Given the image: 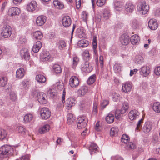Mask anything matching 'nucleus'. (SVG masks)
Instances as JSON below:
<instances>
[{
    "label": "nucleus",
    "mask_w": 160,
    "mask_h": 160,
    "mask_svg": "<svg viewBox=\"0 0 160 160\" xmlns=\"http://www.w3.org/2000/svg\"><path fill=\"white\" fill-rule=\"evenodd\" d=\"M138 10L142 14H145L148 12L149 7L145 1H143L140 3L137 6Z\"/></svg>",
    "instance_id": "1"
},
{
    "label": "nucleus",
    "mask_w": 160,
    "mask_h": 160,
    "mask_svg": "<svg viewBox=\"0 0 160 160\" xmlns=\"http://www.w3.org/2000/svg\"><path fill=\"white\" fill-rule=\"evenodd\" d=\"M12 33V28L8 25H5L3 27L1 34L4 38L9 37Z\"/></svg>",
    "instance_id": "2"
},
{
    "label": "nucleus",
    "mask_w": 160,
    "mask_h": 160,
    "mask_svg": "<svg viewBox=\"0 0 160 160\" xmlns=\"http://www.w3.org/2000/svg\"><path fill=\"white\" fill-rule=\"evenodd\" d=\"M88 122V120L85 117L82 116L78 118L77 120V126L79 129L85 127Z\"/></svg>",
    "instance_id": "3"
},
{
    "label": "nucleus",
    "mask_w": 160,
    "mask_h": 160,
    "mask_svg": "<svg viewBox=\"0 0 160 160\" xmlns=\"http://www.w3.org/2000/svg\"><path fill=\"white\" fill-rule=\"evenodd\" d=\"M10 148L8 145H4L0 148V158H3L7 157Z\"/></svg>",
    "instance_id": "4"
},
{
    "label": "nucleus",
    "mask_w": 160,
    "mask_h": 160,
    "mask_svg": "<svg viewBox=\"0 0 160 160\" xmlns=\"http://www.w3.org/2000/svg\"><path fill=\"white\" fill-rule=\"evenodd\" d=\"M40 114L42 119H47L50 116L51 113L48 108L44 107L40 109Z\"/></svg>",
    "instance_id": "5"
},
{
    "label": "nucleus",
    "mask_w": 160,
    "mask_h": 160,
    "mask_svg": "<svg viewBox=\"0 0 160 160\" xmlns=\"http://www.w3.org/2000/svg\"><path fill=\"white\" fill-rule=\"evenodd\" d=\"M37 97L38 102L41 104H45L47 102V96L43 92L38 93Z\"/></svg>",
    "instance_id": "6"
},
{
    "label": "nucleus",
    "mask_w": 160,
    "mask_h": 160,
    "mask_svg": "<svg viewBox=\"0 0 160 160\" xmlns=\"http://www.w3.org/2000/svg\"><path fill=\"white\" fill-rule=\"evenodd\" d=\"M20 9L18 7H12L9 8L8 12V14L10 16H13L19 15L20 13Z\"/></svg>",
    "instance_id": "7"
},
{
    "label": "nucleus",
    "mask_w": 160,
    "mask_h": 160,
    "mask_svg": "<svg viewBox=\"0 0 160 160\" xmlns=\"http://www.w3.org/2000/svg\"><path fill=\"white\" fill-rule=\"evenodd\" d=\"M69 84L72 88H75L78 86L79 83V81L77 77L72 76L69 80Z\"/></svg>",
    "instance_id": "8"
},
{
    "label": "nucleus",
    "mask_w": 160,
    "mask_h": 160,
    "mask_svg": "<svg viewBox=\"0 0 160 160\" xmlns=\"http://www.w3.org/2000/svg\"><path fill=\"white\" fill-rule=\"evenodd\" d=\"M158 25L157 20L154 19H150L148 22V27L152 30H156L158 27Z\"/></svg>",
    "instance_id": "9"
},
{
    "label": "nucleus",
    "mask_w": 160,
    "mask_h": 160,
    "mask_svg": "<svg viewBox=\"0 0 160 160\" xmlns=\"http://www.w3.org/2000/svg\"><path fill=\"white\" fill-rule=\"evenodd\" d=\"M37 7L36 2L35 1H32L27 5V9L29 12H32L36 10Z\"/></svg>",
    "instance_id": "10"
},
{
    "label": "nucleus",
    "mask_w": 160,
    "mask_h": 160,
    "mask_svg": "<svg viewBox=\"0 0 160 160\" xmlns=\"http://www.w3.org/2000/svg\"><path fill=\"white\" fill-rule=\"evenodd\" d=\"M150 70L149 67L143 66L140 69V73L143 77H146L150 73Z\"/></svg>",
    "instance_id": "11"
},
{
    "label": "nucleus",
    "mask_w": 160,
    "mask_h": 160,
    "mask_svg": "<svg viewBox=\"0 0 160 160\" xmlns=\"http://www.w3.org/2000/svg\"><path fill=\"white\" fill-rule=\"evenodd\" d=\"M20 54L22 57L25 60H29L30 58V55L28 50L27 48L22 49L20 52Z\"/></svg>",
    "instance_id": "12"
},
{
    "label": "nucleus",
    "mask_w": 160,
    "mask_h": 160,
    "mask_svg": "<svg viewBox=\"0 0 160 160\" xmlns=\"http://www.w3.org/2000/svg\"><path fill=\"white\" fill-rule=\"evenodd\" d=\"M88 87L86 86H82L77 91V94L78 96H83L88 92Z\"/></svg>",
    "instance_id": "13"
},
{
    "label": "nucleus",
    "mask_w": 160,
    "mask_h": 160,
    "mask_svg": "<svg viewBox=\"0 0 160 160\" xmlns=\"http://www.w3.org/2000/svg\"><path fill=\"white\" fill-rule=\"evenodd\" d=\"M135 9L134 6L131 3H127L125 6V11L127 13L132 12Z\"/></svg>",
    "instance_id": "14"
},
{
    "label": "nucleus",
    "mask_w": 160,
    "mask_h": 160,
    "mask_svg": "<svg viewBox=\"0 0 160 160\" xmlns=\"http://www.w3.org/2000/svg\"><path fill=\"white\" fill-rule=\"evenodd\" d=\"M139 115V112L136 110H132L128 114V117L131 120H133L136 119Z\"/></svg>",
    "instance_id": "15"
},
{
    "label": "nucleus",
    "mask_w": 160,
    "mask_h": 160,
    "mask_svg": "<svg viewBox=\"0 0 160 160\" xmlns=\"http://www.w3.org/2000/svg\"><path fill=\"white\" fill-rule=\"evenodd\" d=\"M46 21V17L41 15L37 18L36 20V23L38 26H41L44 24Z\"/></svg>",
    "instance_id": "16"
},
{
    "label": "nucleus",
    "mask_w": 160,
    "mask_h": 160,
    "mask_svg": "<svg viewBox=\"0 0 160 160\" xmlns=\"http://www.w3.org/2000/svg\"><path fill=\"white\" fill-rule=\"evenodd\" d=\"M152 124L149 121L145 123L142 128V131L146 133L149 132L152 129Z\"/></svg>",
    "instance_id": "17"
},
{
    "label": "nucleus",
    "mask_w": 160,
    "mask_h": 160,
    "mask_svg": "<svg viewBox=\"0 0 160 160\" xmlns=\"http://www.w3.org/2000/svg\"><path fill=\"white\" fill-rule=\"evenodd\" d=\"M62 23L63 26L66 27H69L71 23V20L69 16L64 17L62 20Z\"/></svg>",
    "instance_id": "18"
},
{
    "label": "nucleus",
    "mask_w": 160,
    "mask_h": 160,
    "mask_svg": "<svg viewBox=\"0 0 160 160\" xmlns=\"http://www.w3.org/2000/svg\"><path fill=\"white\" fill-rule=\"evenodd\" d=\"M120 41L122 45H127L129 43V37L127 35L123 34L121 36Z\"/></svg>",
    "instance_id": "19"
},
{
    "label": "nucleus",
    "mask_w": 160,
    "mask_h": 160,
    "mask_svg": "<svg viewBox=\"0 0 160 160\" xmlns=\"http://www.w3.org/2000/svg\"><path fill=\"white\" fill-rule=\"evenodd\" d=\"M66 104L67 109H69L75 105V100L72 98H69L67 99Z\"/></svg>",
    "instance_id": "20"
},
{
    "label": "nucleus",
    "mask_w": 160,
    "mask_h": 160,
    "mask_svg": "<svg viewBox=\"0 0 160 160\" xmlns=\"http://www.w3.org/2000/svg\"><path fill=\"white\" fill-rule=\"evenodd\" d=\"M50 58V54L48 52H43L41 55V59L43 62L48 61Z\"/></svg>",
    "instance_id": "21"
},
{
    "label": "nucleus",
    "mask_w": 160,
    "mask_h": 160,
    "mask_svg": "<svg viewBox=\"0 0 160 160\" xmlns=\"http://www.w3.org/2000/svg\"><path fill=\"white\" fill-rule=\"evenodd\" d=\"M89 62L88 61H86L84 65L82 67V70L84 72H89L92 70L91 66L89 65Z\"/></svg>",
    "instance_id": "22"
},
{
    "label": "nucleus",
    "mask_w": 160,
    "mask_h": 160,
    "mask_svg": "<svg viewBox=\"0 0 160 160\" xmlns=\"http://www.w3.org/2000/svg\"><path fill=\"white\" fill-rule=\"evenodd\" d=\"M42 46V44L40 41H37L36 44L33 46L32 50L35 53L38 52Z\"/></svg>",
    "instance_id": "23"
},
{
    "label": "nucleus",
    "mask_w": 160,
    "mask_h": 160,
    "mask_svg": "<svg viewBox=\"0 0 160 160\" xmlns=\"http://www.w3.org/2000/svg\"><path fill=\"white\" fill-rule=\"evenodd\" d=\"M140 40L139 37L136 34L134 35L131 37V42L133 45H136L139 43Z\"/></svg>",
    "instance_id": "24"
},
{
    "label": "nucleus",
    "mask_w": 160,
    "mask_h": 160,
    "mask_svg": "<svg viewBox=\"0 0 160 160\" xmlns=\"http://www.w3.org/2000/svg\"><path fill=\"white\" fill-rule=\"evenodd\" d=\"M98 147L94 143H92L89 147V150L91 154L92 155L94 152L98 151Z\"/></svg>",
    "instance_id": "25"
},
{
    "label": "nucleus",
    "mask_w": 160,
    "mask_h": 160,
    "mask_svg": "<svg viewBox=\"0 0 160 160\" xmlns=\"http://www.w3.org/2000/svg\"><path fill=\"white\" fill-rule=\"evenodd\" d=\"M52 70L56 74H59L62 72V69L60 66L58 64H55L53 65Z\"/></svg>",
    "instance_id": "26"
},
{
    "label": "nucleus",
    "mask_w": 160,
    "mask_h": 160,
    "mask_svg": "<svg viewBox=\"0 0 160 160\" xmlns=\"http://www.w3.org/2000/svg\"><path fill=\"white\" fill-rule=\"evenodd\" d=\"M132 86L131 84L125 83L124 84L122 87V90L123 92L125 93L130 92L132 89Z\"/></svg>",
    "instance_id": "27"
},
{
    "label": "nucleus",
    "mask_w": 160,
    "mask_h": 160,
    "mask_svg": "<svg viewBox=\"0 0 160 160\" xmlns=\"http://www.w3.org/2000/svg\"><path fill=\"white\" fill-rule=\"evenodd\" d=\"M24 74V70L22 68H20L18 69L16 72V78H21L23 77Z\"/></svg>",
    "instance_id": "28"
},
{
    "label": "nucleus",
    "mask_w": 160,
    "mask_h": 160,
    "mask_svg": "<svg viewBox=\"0 0 160 160\" xmlns=\"http://www.w3.org/2000/svg\"><path fill=\"white\" fill-rule=\"evenodd\" d=\"M68 123L69 124H72L75 120L76 118L72 113H68L67 115Z\"/></svg>",
    "instance_id": "29"
},
{
    "label": "nucleus",
    "mask_w": 160,
    "mask_h": 160,
    "mask_svg": "<svg viewBox=\"0 0 160 160\" xmlns=\"http://www.w3.org/2000/svg\"><path fill=\"white\" fill-rule=\"evenodd\" d=\"M33 37L36 40H40L43 37V35L41 32L37 31L33 33Z\"/></svg>",
    "instance_id": "30"
},
{
    "label": "nucleus",
    "mask_w": 160,
    "mask_h": 160,
    "mask_svg": "<svg viewBox=\"0 0 160 160\" xmlns=\"http://www.w3.org/2000/svg\"><path fill=\"white\" fill-rule=\"evenodd\" d=\"M88 44V42L85 39H82L79 41L78 43V45L80 47H85Z\"/></svg>",
    "instance_id": "31"
},
{
    "label": "nucleus",
    "mask_w": 160,
    "mask_h": 160,
    "mask_svg": "<svg viewBox=\"0 0 160 160\" xmlns=\"http://www.w3.org/2000/svg\"><path fill=\"white\" fill-rule=\"evenodd\" d=\"M50 128V127L49 125H45L42 127L40 128L39 133L41 134L45 133L49 131Z\"/></svg>",
    "instance_id": "32"
},
{
    "label": "nucleus",
    "mask_w": 160,
    "mask_h": 160,
    "mask_svg": "<svg viewBox=\"0 0 160 160\" xmlns=\"http://www.w3.org/2000/svg\"><path fill=\"white\" fill-rule=\"evenodd\" d=\"M114 120V117L113 114L109 113L106 118V120L108 123H112Z\"/></svg>",
    "instance_id": "33"
},
{
    "label": "nucleus",
    "mask_w": 160,
    "mask_h": 160,
    "mask_svg": "<svg viewBox=\"0 0 160 160\" xmlns=\"http://www.w3.org/2000/svg\"><path fill=\"white\" fill-rule=\"evenodd\" d=\"M36 79L38 82L42 83L45 82L46 81L45 77L41 74L37 75L36 77Z\"/></svg>",
    "instance_id": "34"
},
{
    "label": "nucleus",
    "mask_w": 160,
    "mask_h": 160,
    "mask_svg": "<svg viewBox=\"0 0 160 160\" xmlns=\"http://www.w3.org/2000/svg\"><path fill=\"white\" fill-rule=\"evenodd\" d=\"M153 109L156 112H160V102H157L154 103L153 105Z\"/></svg>",
    "instance_id": "35"
},
{
    "label": "nucleus",
    "mask_w": 160,
    "mask_h": 160,
    "mask_svg": "<svg viewBox=\"0 0 160 160\" xmlns=\"http://www.w3.org/2000/svg\"><path fill=\"white\" fill-rule=\"evenodd\" d=\"M135 61L137 64H141L144 62V59L141 55H138L135 57Z\"/></svg>",
    "instance_id": "36"
},
{
    "label": "nucleus",
    "mask_w": 160,
    "mask_h": 160,
    "mask_svg": "<svg viewBox=\"0 0 160 160\" xmlns=\"http://www.w3.org/2000/svg\"><path fill=\"white\" fill-rule=\"evenodd\" d=\"M53 4L56 8L59 9H62L64 7L63 4L58 0H54L53 1Z\"/></svg>",
    "instance_id": "37"
},
{
    "label": "nucleus",
    "mask_w": 160,
    "mask_h": 160,
    "mask_svg": "<svg viewBox=\"0 0 160 160\" xmlns=\"http://www.w3.org/2000/svg\"><path fill=\"white\" fill-rule=\"evenodd\" d=\"M8 78L7 77H3L0 78V86L4 87L7 83Z\"/></svg>",
    "instance_id": "38"
},
{
    "label": "nucleus",
    "mask_w": 160,
    "mask_h": 160,
    "mask_svg": "<svg viewBox=\"0 0 160 160\" xmlns=\"http://www.w3.org/2000/svg\"><path fill=\"white\" fill-rule=\"evenodd\" d=\"M115 8L117 10H121L123 7V4L122 2L118 1L115 3Z\"/></svg>",
    "instance_id": "39"
},
{
    "label": "nucleus",
    "mask_w": 160,
    "mask_h": 160,
    "mask_svg": "<svg viewBox=\"0 0 160 160\" xmlns=\"http://www.w3.org/2000/svg\"><path fill=\"white\" fill-rule=\"evenodd\" d=\"M110 16V12L109 10L104 9L102 12V17L105 19H108Z\"/></svg>",
    "instance_id": "40"
},
{
    "label": "nucleus",
    "mask_w": 160,
    "mask_h": 160,
    "mask_svg": "<svg viewBox=\"0 0 160 160\" xmlns=\"http://www.w3.org/2000/svg\"><path fill=\"white\" fill-rule=\"evenodd\" d=\"M33 118L32 115L31 114H28L24 116V120L27 123L30 122Z\"/></svg>",
    "instance_id": "41"
},
{
    "label": "nucleus",
    "mask_w": 160,
    "mask_h": 160,
    "mask_svg": "<svg viewBox=\"0 0 160 160\" xmlns=\"http://www.w3.org/2000/svg\"><path fill=\"white\" fill-rule=\"evenodd\" d=\"M48 93L50 95V96L52 98H54L57 95V92L56 91L54 88L49 89L48 91Z\"/></svg>",
    "instance_id": "42"
},
{
    "label": "nucleus",
    "mask_w": 160,
    "mask_h": 160,
    "mask_svg": "<svg viewBox=\"0 0 160 160\" xmlns=\"http://www.w3.org/2000/svg\"><path fill=\"white\" fill-rule=\"evenodd\" d=\"M119 130L118 128L117 127H114L112 128L111 129L110 134L111 136H112L117 135L118 132Z\"/></svg>",
    "instance_id": "43"
},
{
    "label": "nucleus",
    "mask_w": 160,
    "mask_h": 160,
    "mask_svg": "<svg viewBox=\"0 0 160 160\" xmlns=\"http://www.w3.org/2000/svg\"><path fill=\"white\" fill-rule=\"evenodd\" d=\"M140 26L139 24L136 19L133 20L132 23V27L134 29H138Z\"/></svg>",
    "instance_id": "44"
},
{
    "label": "nucleus",
    "mask_w": 160,
    "mask_h": 160,
    "mask_svg": "<svg viewBox=\"0 0 160 160\" xmlns=\"http://www.w3.org/2000/svg\"><path fill=\"white\" fill-rule=\"evenodd\" d=\"M7 135V132L4 129H0V139L3 140L6 137Z\"/></svg>",
    "instance_id": "45"
},
{
    "label": "nucleus",
    "mask_w": 160,
    "mask_h": 160,
    "mask_svg": "<svg viewBox=\"0 0 160 160\" xmlns=\"http://www.w3.org/2000/svg\"><path fill=\"white\" fill-rule=\"evenodd\" d=\"M113 69L116 73H118L121 71V64L119 63H116L113 66Z\"/></svg>",
    "instance_id": "46"
},
{
    "label": "nucleus",
    "mask_w": 160,
    "mask_h": 160,
    "mask_svg": "<svg viewBox=\"0 0 160 160\" xmlns=\"http://www.w3.org/2000/svg\"><path fill=\"white\" fill-rule=\"evenodd\" d=\"M58 47L61 50H63L64 48L66 46V43L63 40L59 41L58 42Z\"/></svg>",
    "instance_id": "47"
},
{
    "label": "nucleus",
    "mask_w": 160,
    "mask_h": 160,
    "mask_svg": "<svg viewBox=\"0 0 160 160\" xmlns=\"http://www.w3.org/2000/svg\"><path fill=\"white\" fill-rule=\"evenodd\" d=\"M78 37L80 38H85L86 37L84 32L81 29H78Z\"/></svg>",
    "instance_id": "48"
},
{
    "label": "nucleus",
    "mask_w": 160,
    "mask_h": 160,
    "mask_svg": "<svg viewBox=\"0 0 160 160\" xmlns=\"http://www.w3.org/2000/svg\"><path fill=\"white\" fill-rule=\"evenodd\" d=\"M129 139V138L128 135H127L124 134L122 135L121 138V141L122 142L124 143H127L128 140Z\"/></svg>",
    "instance_id": "49"
},
{
    "label": "nucleus",
    "mask_w": 160,
    "mask_h": 160,
    "mask_svg": "<svg viewBox=\"0 0 160 160\" xmlns=\"http://www.w3.org/2000/svg\"><path fill=\"white\" fill-rule=\"evenodd\" d=\"M96 75L93 74L89 77L88 79V83L89 84H91L93 83L95 81Z\"/></svg>",
    "instance_id": "50"
},
{
    "label": "nucleus",
    "mask_w": 160,
    "mask_h": 160,
    "mask_svg": "<svg viewBox=\"0 0 160 160\" xmlns=\"http://www.w3.org/2000/svg\"><path fill=\"white\" fill-rule=\"evenodd\" d=\"M17 130L18 132L22 133V134H24L25 133L26 129L22 126L18 127L17 128Z\"/></svg>",
    "instance_id": "51"
},
{
    "label": "nucleus",
    "mask_w": 160,
    "mask_h": 160,
    "mask_svg": "<svg viewBox=\"0 0 160 160\" xmlns=\"http://www.w3.org/2000/svg\"><path fill=\"white\" fill-rule=\"evenodd\" d=\"M10 98L12 101H15L17 98V96L14 92H11L10 94Z\"/></svg>",
    "instance_id": "52"
},
{
    "label": "nucleus",
    "mask_w": 160,
    "mask_h": 160,
    "mask_svg": "<svg viewBox=\"0 0 160 160\" xmlns=\"http://www.w3.org/2000/svg\"><path fill=\"white\" fill-rule=\"evenodd\" d=\"M106 2V0H97L96 4L97 6L101 7Z\"/></svg>",
    "instance_id": "53"
},
{
    "label": "nucleus",
    "mask_w": 160,
    "mask_h": 160,
    "mask_svg": "<svg viewBox=\"0 0 160 160\" xmlns=\"http://www.w3.org/2000/svg\"><path fill=\"white\" fill-rule=\"evenodd\" d=\"M79 61V58L77 57H75L73 58V66L75 67L78 64Z\"/></svg>",
    "instance_id": "54"
},
{
    "label": "nucleus",
    "mask_w": 160,
    "mask_h": 160,
    "mask_svg": "<svg viewBox=\"0 0 160 160\" xmlns=\"http://www.w3.org/2000/svg\"><path fill=\"white\" fill-rule=\"evenodd\" d=\"M109 104V101L108 100H105L101 104V108L103 109Z\"/></svg>",
    "instance_id": "55"
},
{
    "label": "nucleus",
    "mask_w": 160,
    "mask_h": 160,
    "mask_svg": "<svg viewBox=\"0 0 160 160\" xmlns=\"http://www.w3.org/2000/svg\"><path fill=\"white\" fill-rule=\"evenodd\" d=\"M92 45L93 49L94 51L96 49L97 45L96 38L95 37H94L93 38Z\"/></svg>",
    "instance_id": "56"
},
{
    "label": "nucleus",
    "mask_w": 160,
    "mask_h": 160,
    "mask_svg": "<svg viewBox=\"0 0 160 160\" xmlns=\"http://www.w3.org/2000/svg\"><path fill=\"white\" fill-rule=\"evenodd\" d=\"M88 13L85 11H83L82 13V17L83 20L86 21L88 18Z\"/></svg>",
    "instance_id": "57"
},
{
    "label": "nucleus",
    "mask_w": 160,
    "mask_h": 160,
    "mask_svg": "<svg viewBox=\"0 0 160 160\" xmlns=\"http://www.w3.org/2000/svg\"><path fill=\"white\" fill-rule=\"evenodd\" d=\"M29 84V82L27 80L23 81L22 82V85L23 87V88H26L28 87V86Z\"/></svg>",
    "instance_id": "58"
},
{
    "label": "nucleus",
    "mask_w": 160,
    "mask_h": 160,
    "mask_svg": "<svg viewBox=\"0 0 160 160\" xmlns=\"http://www.w3.org/2000/svg\"><path fill=\"white\" fill-rule=\"evenodd\" d=\"M155 74L157 75H160V66L157 67L154 70Z\"/></svg>",
    "instance_id": "59"
},
{
    "label": "nucleus",
    "mask_w": 160,
    "mask_h": 160,
    "mask_svg": "<svg viewBox=\"0 0 160 160\" xmlns=\"http://www.w3.org/2000/svg\"><path fill=\"white\" fill-rule=\"evenodd\" d=\"M143 119L142 118L138 121L137 124V127L136 129V130H139L140 128L141 127V123L143 122Z\"/></svg>",
    "instance_id": "60"
},
{
    "label": "nucleus",
    "mask_w": 160,
    "mask_h": 160,
    "mask_svg": "<svg viewBox=\"0 0 160 160\" xmlns=\"http://www.w3.org/2000/svg\"><path fill=\"white\" fill-rule=\"evenodd\" d=\"M127 146L129 148L131 149H134L136 148L135 145L134 144L131 142L128 143L127 144Z\"/></svg>",
    "instance_id": "61"
},
{
    "label": "nucleus",
    "mask_w": 160,
    "mask_h": 160,
    "mask_svg": "<svg viewBox=\"0 0 160 160\" xmlns=\"http://www.w3.org/2000/svg\"><path fill=\"white\" fill-rule=\"evenodd\" d=\"M76 8L78 9L80 8L81 5V0H76Z\"/></svg>",
    "instance_id": "62"
},
{
    "label": "nucleus",
    "mask_w": 160,
    "mask_h": 160,
    "mask_svg": "<svg viewBox=\"0 0 160 160\" xmlns=\"http://www.w3.org/2000/svg\"><path fill=\"white\" fill-rule=\"evenodd\" d=\"M26 41V39L24 36H22L20 38L19 41L21 44L24 43Z\"/></svg>",
    "instance_id": "63"
},
{
    "label": "nucleus",
    "mask_w": 160,
    "mask_h": 160,
    "mask_svg": "<svg viewBox=\"0 0 160 160\" xmlns=\"http://www.w3.org/2000/svg\"><path fill=\"white\" fill-rule=\"evenodd\" d=\"M97 111V105L96 103H95L94 104L93 109V112L95 114H96Z\"/></svg>",
    "instance_id": "64"
}]
</instances>
